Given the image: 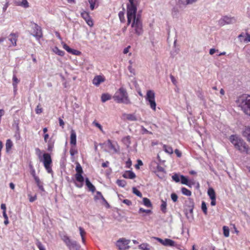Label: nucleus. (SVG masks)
Listing matches in <instances>:
<instances>
[{
    "mask_svg": "<svg viewBox=\"0 0 250 250\" xmlns=\"http://www.w3.org/2000/svg\"><path fill=\"white\" fill-rule=\"evenodd\" d=\"M16 72L15 71L13 72V75L12 77V85L13 86V90L15 94H16L17 90H18V84L20 82V80L18 79L16 75Z\"/></svg>",
    "mask_w": 250,
    "mask_h": 250,
    "instance_id": "17",
    "label": "nucleus"
},
{
    "mask_svg": "<svg viewBox=\"0 0 250 250\" xmlns=\"http://www.w3.org/2000/svg\"><path fill=\"white\" fill-rule=\"evenodd\" d=\"M139 248L141 250H150V246L147 243H143L139 246Z\"/></svg>",
    "mask_w": 250,
    "mask_h": 250,
    "instance_id": "37",
    "label": "nucleus"
},
{
    "mask_svg": "<svg viewBox=\"0 0 250 250\" xmlns=\"http://www.w3.org/2000/svg\"><path fill=\"white\" fill-rule=\"evenodd\" d=\"M155 93L152 90H148L146 92L145 99L147 104L150 106L151 109L155 111L156 109V103L155 99Z\"/></svg>",
    "mask_w": 250,
    "mask_h": 250,
    "instance_id": "7",
    "label": "nucleus"
},
{
    "mask_svg": "<svg viewBox=\"0 0 250 250\" xmlns=\"http://www.w3.org/2000/svg\"><path fill=\"white\" fill-rule=\"evenodd\" d=\"M167 203L166 201L161 200V204L160 206V209L163 213H166L167 211Z\"/></svg>",
    "mask_w": 250,
    "mask_h": 250,
    "instance_id": "30",
    "label": "nucleus"
},
{
    "mask_svg": "<svg viewBox=\"0 0 250 250\" xmlns=\"http://www.w3.org/2000/svg\"><path fill=\"white\" fill-rule=\"evenodd\" d=\"M94 199L95 200H101L104 203L108 205L107 201L100 191H97L96 195L95 196Z\"/></svg>",
    "mask_w": 250,
    "mask_h": 250,
    "instance_id": "26",
    "label": "nucleus"
},
{
    "mask_svg": "<svg viewBox=\"0 0 250 250\" xmlns=\"http://www.w3.org/2000/svg\"><path fill=\"white\" fill-rule=\"evenodd\" d=\"M181 192L183 194L186 195L187 196H190L191 195V192L185 187H183L181 188Z\"/></svg>",
    "mask_w": 250,
    "mask_h": 250,
    "instance_id": "39",
    "label": "nucleus"
},
{
    "mask_svg": "<svg viewBox=\"0 0 250 250\" xmlns=\"http://www.w3.org/2000/svg\"><path fill=\"white\" fill-rule=\"evenodd\" d=\"M69 53L70 54H72L73 55H79L81 54L80 51H79V50H77L72 49V48H71V50H70Z\"/></svg>",
    "mask_w": 250,
    "mask_h": 250,
    "instance_id": "51",
    "label": "nucleus"
},
{
    "mask_svg": "<svg viewBox=\"0 0 250 250\" xmlns=\"http://www.w3.org/2000/svg\"><path fill=\"white\" fill-rule=\"evenodd\" d=\"M124 116L128 121H135L137 120L135 114H124Z\"/></svg>",
    "mask_w": 250,
    "mask_h": 250,
    "instance_id": "25",
    "label": "nucleus"
},
{
    "mask_svg": "<svg viewBox=\"0 0 250 250\" xmlns=\"http://www.w3.org/2000/svg\"><path fill=\"white\" fill-rule=\"evenodd\" d=\"M143 205L146 207L152 208V205L151 204L150 200L146 197H144L143 198Z\"/></svg>",
    "mask_w": 250,
    "mask_h": 250,
    "instance_id": "31",
    "label": "nucleus"
},
{
    "mask_svg": "<svg viewBox=\"0 0 250 250\" xmlns=\"http://www.w3.org/2000/svg\"><path fill=\"white\" fill-rule=\"evenodd\" d=\"M92 124L97 127H98L102 132H104L103 127L99 123L94 121V122H93Z\"/></svg>",
    "mask_w": 250,
    "mask_h": 250,
    "instance_id": "50",
    "label": "nucleus"
},
{
    "mask_svg": "<svg viewBox=\"0 0 250 250\" xmlns=\"http://www.w3.org/2000/svg\"><path fill=\"white\" fill-rule=\"evenodd\" d=\"M63 48L68 53L70 50H71V48H70L64 42H62Z\"/></svg>",
    "mask_w": 250,
    "mask_h": 250,
    "instance_id": "60",
    "label": "nucleus"
},
{
    "mask_svg": "<svg viewBox=\"0 0 250 250\" xmlns=\"http://www.w3.org/2000/svg\"><path fill=\"white\" fill-rule=\"evenodd\" d=\"M125 178L132 179L136 177L135 174L132 171H126L123 175Z\"/></svg>",
    "mask_w": 250,
    "mask_h": 250,
    "instance_id": "21",
    "label": "nucleus"
},
{
    "mask_svg": "<svg viewBox=\"0 0 250 250\" xmlns=\"http://www.w3.org/2000/svg\"><path fill=\"white\" fill-rule=\"evenodd\" d=\"M170 78L171 82L173 83V84L174 85H176V84H177V81L175 79V78H174V77L173 75H170Z\"/></svg>",
    "mask_w": 250,
    "mask_h": 250,
    "instance_id": "63",
    "label": "nucleus"
},
{
    "mask_svg": "<svg viewBox=\"0 0 250 250\" xmlns=\"http://www.w3.org/2000/svg\"><path fill=\"white\" fill-rule=\"evenodd\" d=\"M201 208H202V209L203 212L205 214H207V207L206 206V204L204 201H203L202 202Z\"/></svg>",
    "mask_w": 250,
    "mask_h": 250,
    "instance_id": "49",
    "label": "nucleus"
},
{
    "mask_svg": "<svg viewBox=\"0 0 250 250\" xmlns=\"http://www.w3.org/2000/svg\"><path fill=\"white\" fill-rule=\"evenodd\" d=\"M76 173L75 175V177L77 182L75 183V185L77 187L81 188L83 186L84 178L82 175L83 173V168L79 163H76Z\"/></svg>",
    "mask_w": 250,
    "mask_h": 250,
    "instance_id": "6",
    "label": "nucleus"
},
{
    "mask_svg": "<svg viewBox=\"0 0 250 250\" xmlns=\"http://www.w3.org/2000/svg\"><path fill=\"white\" fill-rule=\"evenodd\" d=\"M35 150L36 154L38 155L40 161L43 163L47 172L48 173H52L53 172L51 167L52 161L50 155L49 153H44L42 157L41 150L39 148H36Z\"/></svg>",
    "mask_w": 250,
    "mask_h": 250,
    "instance_id": "4",
    "label": "nucleus"
},
{
    "mask_svg": "<svg viewBox=\"0 0 250 250\" xmlns=\"http://www.w3.org/2000/svg\"><path fill=\"white\" fill-rule=\"evenodd\" d=\"M76 133L74 130L72 129L70 132V144L72 146H75L76 145Z\"/></svg>",
    "mask_w": 250,
    "mask_h": 250,
    "instance_id": "19",
    "label": "nucleus"
},
{
    "mask_svg": "<svg viewBox=\"0 0 250 250\" xmlns=\"http://www.w3.org/2000/svg\"><path fill=\"white\" fill-rule=\"evenodd\" d=\"M35 111L36 114H40L42 112V108L41 107V105L40 104H38L36 109Z\"/></svg>",
    "mask_w": 250,
    "mask_h": 250,
    "instance_id": "53",
    "label": "nucleus"
},
{
    "mask_svg": "<svg viewBox=\"0 0 250 250\" xmlns=\"http://www.w3.org/2000/svg\"><path fill=\"white\" fill-rule=\"evenodd\" d=\"M124 15L125 13L123 11H120L119 12L118 16L121 22H124L125 21V18Z\"/></svg>",
    "mask_w": 250,
    "mask_h": 250,
    "instance_id": "47",
    "label": "nucleus"
},
{
    "mask_svg": "<svg viewBox=\"0 0 250 250\" xmlns=\"http://www.w3.org/2000/svg\"><path fill=\"white\" fill-rule=\"evenodd\" d=\"M62 240L69 250H80L81 246L76 241L71 240L67 236H64Z\"/></svg>",
    "mask_w": 250,
    "mask_h": 250,
    "instance_id": "8",
    "label": "nucleus"
},
{
    "mask_svg": "<svg viewBox=\"0 0 250 250\" xmlns=\"http://www.w3.org/2000/svg\"><path fill=\"white\" fill-rule=\"evenodd\" d=\"M117 184L121 187H125L126 184V182L124 180H117L116 182Z\"/></svg>",
    "mask_w": 250,
    "mask_h": 250,
    "instance_id": "44",
    "label": "nucleus"
},
{
    "mask_svg": "<svg viewBox=\"0 0 250 250\" xmlns=\"http://www.w3.org/2000/svg\"><path fill=\"white\" fill-rule=\"evenodd\" d=\"M128 62L129 63V65L128 66V70L131 73L134 74H135V70H134V69H133L132 68V64L133 62L131 60L129 61Z\"/></svg>",
    "mask_w": 250,
    "mask_h": 250,
    "instance_id": "48",
    "label": "nucleus"
},
{
    "mask_svg": "<svg viewBox=\"0 0 250 250\" xmlns=\"http://www.w3.org/2000/svg\"><path fill=\"white\" fill-rule=\"evenodd\" d=\"M163 148L164 151L168 154H171L173 152L172 148L170 146L164 145Z\"/></svg>",
    "mask_w": 250,
    "mask_h": 250,
    "instance_id": "36",
    "label": "nucleus"
},
{
    "mask_svg": "<svg viewBox=\"0 0 250 250\" xmlns=\"http://www.w3.org/2000/svg\"><path fill=\"white\" fill-rule=\"evenodd\" d=\"M150 169L151 170L154 172H162L165 173V169L156 161H152L150 165Z\"/></svg>",
    "mask_w": 250,
    "mask_h": 250,
    "instance_id": "13",
    "label": "nucleus"
},
{
    "mask_svg": "<svg viewBox=\"0 0 250 250\" xmlns=\"http://www.w3.org/2000/svg\"><path fill=\"white\" fill-rule=\"evenodd\" d=\"M244 41L245 42H250V34L247 33Z\"/></svg>",
    "mask_w": 250,
    "mask_h": 250,
    "instance_id": "62",
    "label": "nucleus"
},
{
    "mask_svg": "<svg viewBox=\"0 0 250 250\" xmlns=\"http://www.w3.org/2000/svg\"><path fill=\"white\" fill-rule=\"evenodd\" d=\"M15 4L17 6H21L25 8H28L29 7V3L27 0H21V1H15Z\"/></svg>",
    "mask_w": 250,
    "mask_h": 250,
    "instance_id": "22",
    "label": "nucleus"
},
{
    "mask_svg": "<svg viewBox=\"0 0 250 250\" xmlns=\"http://www.w3.org/2000/svg\"><path fill=\"white\" fill-rule=\"evenodd\" d=\"M122 141L124 144L127 146H128L131 144L130 137L129 136H127L123 138Z\"/></svg>",
    "mask_w": 250,
    "mask_h": 250,
    "instance_id": "40",
    "label": "nucleus"
},
{
    "mask_svg": "<svg viewBox=\"0 0 250 250\" xmlns=\"http://www.w3.org/2000/svg\"><path fill=\"white\" fill-rule=\"evenodd\" d=\"M81 15L82 17L90 27L93 26V22L88 12L83 11L81 12Z\"/></svg>",
    "mask_w": 250,
    "mask_h": 250,
    "instance_id": "15",
    "label": "nucleus"
},
{
    "mask_svg": "<svg viewBox=\"0 0 250 250\" xmlns=\"http://www.w3.org/2000/svg\"><path fill=\"white\" fill-rule=\"evenodd\" d=\"M198 0H179L178 2L180 5L187 6L196 2Z\"/></svg>",
    "mask_w": 250,
    "mask_h": 250,
    "instance_id": "24",
    "label": "nucleus"
},
{
    "mask_svg": "<svg viewBox=\"0 0 250 250\" xmlns=\"http://www.w3.org/2000/svg\"><path fill=\"white\" fill-rule=\"evenodd\" d=\"M208 194L210 199L216 198V194H215V191L211 188H208Z\"/></svg>",
    "mask_w": 250,
    "mask_h": 250,
    "instance_id": "34",
    "label": "nucleus"
},
{
    "mask_svg": "<svg viewBox=\"0 0 250 250\" xmlns=\"http://www.w3.org/2000/svg\"><path fill=\"white\" fill-rule=\"evenodd\" d=\"M78 153L77 149L75 146H72L70 149V154L72 157H73Z\"/></svg>",
    "mask_w": 250,
    "mask_h": 250,
    "instance_id": "42",
    "label": "nucleus"
},
{
    "mask_svg": "<svg viewBox=\"0 0 250 250\" xmlns=\"http://www.w3.org/2000/svg\"><path fill=\"white\" fill-rule=\"evenodd\" d=\"M79 230L80 231V234L82 238V243L84 244L85 243V236L86 235V231L83 228L81 227H79Z\"/></svg>",
    "mask_w": 250,
    "mask_h": 250,
    "instance_id": "23",
    "label": "nucleus"
},
{
    "mask_svg": "<svg viewBox=\"0 0 250 250\" xmlns=\"http://www.w3.org/2000/svg\"><path fill=\"white\" fill-rule=\"evenodd\" d=\"M171 198L172 200L174 202H175L177 201L178 196L175 193H172L171 194Z\"/></svg>",
    "mask_w": 250,
    "mask_h": 250,
    "instance_id": "59",
    "label": "nucleus"
},
{
    "mask_svg": "<svg viewBox=\"0 0 250 250\" xmlns=\"http://www.w3.org/2000/svg\"><path fill=\"white\" fill-rule=\"evenodd\" d=\"M88 1L90 4V8L91 10H93L98 6V0H88Z\"/></svg>",
    "mask_w": 250,
    "mask_h": 250,
    "instance_id": "28",
    "label": "nucleus"
},
{
    "mask_svg": "<svg viewBox=\"0 0 250 250\" xmlns=\"http://www.w3.org/2000/svg\"><path fill=\"white\" fill-rule=\"evenodd\" d=\"M139 213H141V212H146V213H150L151 212V210H149V209H145L143 208H140L139 210Z\"/></svg>",
    "mask_w": 250,
    "mask_h": 250,
    "instance_id": "56",
    "label": "nucleus"
},
{
    "mask_svg": "<svg viewBox=\"0 0 250 250\" xmlns=\"http://www.w3.org/2000/svg\"><path fill=\"white\" fill-rule=\"evenodd\" d=\"M153 239L156 240L162 245L165 246L174 247L175 246V241L170 239L165 238V239H162L160 238L156 237H154Z\"/></svg>",
    "mask_w": 250,
    "mask_h": 250,
    "instance_id": "12",
    "label": "nucleus"
},
{
    "mask_svg": "<svg viewBox=\"0 0 250 250\" xmlns=\"http://www.w3.org/2000/svg\"><path fill=\"white\" fill-rule=\"evenodd\" d=\"M236 21V20L234 17L224 16L218 21V24L222 26L226 24L234 23Z\"/></svg>",
    "mask_w": 250,
    "mask_h": 250,
    "instance_id": "10",
    "label": "nucleus"
},
{
    "mask_svg": "<svg viewBox=\"0 0 250 250\" xmlns=\"http://www.w3.org/2000/svg\"><path fill=\"white\" fill-rule=\"evenodd\" d=\"M36 245L38 248L39 249V250H45V247L39 240H37L36 242Z\"/></svg>",
    "mask_w": 250,
    "mask_h": 250,
    "instance_id": "43",
    "label": "nucleus"
},
{
    "mask_svg": "<svg viewBox=\"0 0 250 250\" xmlns=\"http://www.w3.org/2000/svg\"><path fill=\"white\" fill-rule=\"evenodd\" d=\"M180 175L177 173L174 174L172 176V180L176 183H178L180 181Z\"/></svg>",
    "mask_w": 250,
    "mask_h": 250,
    "instance_id": "45",
    "label": "nucleus"
},
{
    "mask_svg": "<svg viewBox=\"0 0 250 250\" xmlns=\"http://www.w3.org/2000/svg\"><path fill=\"white\" fill-rule=\"evenodd\" d=\"M2 215L5 219L4 221V224L5 225H7L9 223V221H8V216L6 214V212H2Z\"/></svg>",
    "mask_w": 250,
    "mask_h": 250,
    "instance_id": "52",
    "label": "nucleus"
},
{
    "mask_svg": "<svg viewBox=\"0 0 250 250\" xmlns=\"http://www.w3.org/2000/svg\"><path fill=\"white\" fill-rule=\"evenodd\" d=\"M32 28L33 29V34L32 35L35 37L37 40H39L42 37L41 27L37 24L33 23Z\"/></svg>",
    "mask_w": 250,
    "mask_h": 250,
    "instance_id": "11",
    "label": "nucleus"
},
{
    "mask_svg": "<svg viewBox=\"0 0 250 250\" xmlns=\"http://www.w3.org/2000/svg\"><path fill=\"white\" fill-rule=\"evenodd\" d=\"M106 145L113 153H117L119 151V146L117 143H113L110 140H108L106 143Z\"/></svg>",
    "mask_w": 250,
    "mask_h": 250,
    "instance_id": "14",
    "label": "nucleus"
},
{
    "mask_svg": "<svg viewBox=\"0 0 250 250\" xmlns=\"http://www.w3.org/2000/svg\"><path fill=\"white\" fill-rule=\"evenodd\" d=\"M123 202L126 205H127V206H130L132 204L131 202L129 200H128V199L124 200Z\"/></svg>",
    "mask_w": 250,
    "mask_h": 250,
    "instance_id": "64",
    "label": "nucleus"
},
{
    "mask_svg": "<svg viewBox=\"0 0 250 250\" xmlns=\"http://www.w3.org/2000/svg\"><path fill=\"white\" fill-rule=\"evenodd\" d=\"M85 184L89 190L92 192H94L96 190L95 187L92 185V184L89 181L88 178L85 179Z\"/></svg>",
    "mask_w": 250,
    "mask_h": 250,
    "instance_id": "27",
    "label": "nucleus"
},
{
    "mask_svg": "<svg viewBox=\"0 0 250 250\" xmlns=\"http://www.w3.org/2000/svg\"><path fill=\"white\" fill-rule=\"evenodd\" d=\"M113 98L118 103H123L126 104H131L126 90L123 87H120L115 92Z\"/></svg>",
    "mask_w": 250,
    "mask_h": 250,
    "instance_id": "5",
    "label": "nucleus"
},
{
    "mask_svg": "<svg viewBox=\"0 0 250 250\" xmlns=\"http://www.w3.org/2000/svg\"><path fill=\"white\" fill-rule=\"evenodd\" d=\"M130 242V240L126 239L125 238H121L116 242V245L120 250H127L130 248L129 246Z\"/></svg>",
    "mask_w": 250,
    "mask_h": 250,
    "instance_id": "9",
    "label": "nucleus"
},
{
    "mask_svg": "<svg viewBox=\"0 0 250 250\" xmlns=\"http://www.w3.org/2000/svg\"><path fill=\"white\" fill-rule=\"evenodd\" d=\"M141 130L143 134H152V133L148 130H147L146 128H145L143 126H141Z\"/></svg>",
    "mask_w": 250,
    "mask_h": 250,
    "instance_id": "57",
    "label": "nucleus"
},
{
    "mask_svg": "<svg viewBox=\"0 0 250 250\" xmlns=\"http://www.w3.org/2000/svg\"><path fill=\"white\" fill-rule=\"evenodd\" d=\"M223 234L226 237H228L229 235V229L228 227L224 226L223 227Z\"/></svg>",
    "mask_w": 250,
    "mask_h": 250,
    "instance_id": "41",
    "label": "nucleus"
},
{
    "mask_svg": "<svg viewBox=\"0 0 250 250\" xmlns=\"http://www.w3.org/2000/svg\"><path fill=\"white\" fill-rule=\"evenodd\" d=\"M30 174L34 178V179H36V178H39L36 174V170L35 169L30 170Z\"/></svg>",
    "mask_w": 250,
    "mask_h": 250,
    "instance_id": "58",
    "label": "nucleus"
},
{
    "mask_svg": "<svg viewBox=\"0 0 250 250\" xmlns=\"http://www.w3.org/2000/svg\"><path fill=\"white\" fill-rule=\"evenodd\" d=\"M52 51L55 54L60 56H63L64 55V52L59 49L58 47L55 46L52 49Z\"/></svg>",
    "mask_w": 250,
    "mask_h": 250,
    "instance_id": "33",
    "label": "nucleus"
},
{
    "mask_svg": "<svg viewBox=\"0 0 250 250\" xmlns=\"http://www.w3.org/2000/svg\"><path fill=\"white\" fill-rule=\"evenodd\" d=\"M111 96L108 93H104L101 96V101L103 103H104L106 101L110 100Z\"/></svg>",
    "mask_w": 250,
    "mask_h": 250,
    "instance_id": "35",
    "label": "nucleus"
},
{
    "mask_svg": "<svg viewBox=\"0 0 250 250\" xmlns=\"http://www.w3.org/2000/svg\"><path fill=\"white\" fill-rule=\"evenodd\" d=\"M9 6V1L8 0H6V2L2 8L3 11L5 12Z\"/></svg>",
    "mask_w": 250,
    "mask_h": 250,
    "instance_id": "61",
    "label": "nucleus"
},
{
    "mask_svg": "<svg viewBox=\"0 0 250 250\" xmlns=\"http://www.w3.org/2000/svg\"><path fill=\"white\" fill-rule=\"evenodd\" d=\"M229 141L234 147L241 153L250 154V147L240 137L236 135H231L229 137Z\"/></svg>",
    "mask_w": 250,
    "mask_h": 250,
    "instance_id": "2",
    "label": "nucleus"
},
{
    "mask_svg": "<svg viewBox=\"0 0 250 250\" xmlns=\"http://www.w3.org/2000/svg\"><path fill=\"white\" fill-rule=\"evenodd\" d=\"M127 4V24H131L130 36L136 34L137 36L143 33V23L140 14H137L138 2L136 0H128Z\"/></svg>",
    "mask_w": 250,
    "mask_h": 250,
    "instance_id": "1",
    "label": "nucleus"
},
{
    "mask_svg": "<svg viewBox=\"0 0 250 250\" xmlns=\"http://www.w3.org/2000/svg\"><path fill=\"white\" fill-rule=\"evenodd\" d=\"M132 192L133 193L135 194L136 195H137V196L139 197H142V194L141 193V192L139 190H138L135 187H133L132 188Z\"/></svg>",
    "mask_w": 250,
    "mask_h": 250,
    "instance_id": "46",
    "label": "nucleus"
},
{
    "mask_svg": "<svg viewBox=\"0 0 250 250\" xmlns=\"http://www.w3.org/2000/svg\"><path fill=\"white\" fill-rule=\"evenodd\" d=\"M105 81V78L103 75H96L95 76L93 80L92 83L96 86H99L100 84L104 82Z\"/></svg>",
    "mask_w": 250,
    "mask_h": 250,
    "instance_id": "16",
    "label": "nucleus"
},
{
    "mask_svg": "<svg viewBox=\"0 0 250 250\" xmlns=\"http://www.w3.org/2000/svg\"><path fill=\"white\" fill-rule=\"evenodd\" d=\"M242 135L247 140L250 142V127L246 126L242 131Z\"/></svg>",
    "mask_w": 250,
    "mask_h": 250,
    "instance_id": "18",
    "label": "nucleus"
},
{
    "mask_svg": "<svg viewBox=\"0 0 250 250\" xmlns=\"http://www.w3.org/2000/svg\"><path fill=\"white\" fill-rule=\"evenodd\" d=\"M236 103L245 114L250 116V95H243L239 97Z\"/></svg>",
    "mask_w": 250,
    "mask_h": 250,
    "instance_id": "3",
    "label": "nucleus"
},
{
    "mask_svg": "<svg viewBox=\"0 0 250 250\" xmlns=\"http://www.w3.org/2000/svg\"><path fill=\"white\" fill-rule=\"evenodd\" d=\"M180 180L182 184L185 185L186 186H189V183H188V178L183 175H180Z\"/></svg>",
    "mask_w": 250,
    "mask_h": 250,
    "instance_id": "38",
    "label": "nucleus"
},
{
    "mask_svg": "<svg viewBox=\"0 0 250 250\" xmlns=\"http://www.w3.org/2000/svg\"><path fill=\"white\" fill-rule=\"evenodd\" d=\"M38 188L42 191H45L44 188L43 186L42 183L41 181L39 178H36V179L34 180Z\"/></svg>",
    "mask_w": 250,
    "mask_h": 250,
    "instance_id": "29",
    "label": "nucleus"
},
{
    "mask_svg": "<svg viewBox=\"0 0 250 250\" xmlns=\"http://www.w3.org/2000/svg\"><path fill=\"white\" fill-rule=\"evenodd\" d=\"M17 35L15 33H11L9 36L8 40L13 46H16L17 45Z\"/></svg>",
    "mask_w": 250,
    "mask_h": 250,
    "instance_id": "20",
    "label": "nucleus"
},
{
    "mask_svg": "<svg viewBox=\"0 0 250 250\" xmlns=\"http://www.w3.org/2000/svg\"><path fill=\"white\" fill-rule=\"evenodd\" d=\"M53 143H52L51 141H49L48 143V147L47 149L49 151H51L53 148Z\"/></svg>",
    "mask_w": 250,
    "mask_h": 250,
    "instance_id": "54",
    "label": "nucleus"
},
{
    "mask_svg": "<svg viewBox=\"0 0 250 250\" xmlns=\"http://www.w3.org/2000/svg\"><path fill=\"white\" fill-rule=\"evenodd\" d=\"M28 196L29 197V200L30 202H33L37 199L36 195H35L34 196H32L30 194H28Z\"/></svg>",
    "mask_w": 250,
    "mask_h": 250,
    "instance_id": "55",
    "label": "nucleus"
},
{
    "mask_svg": "<svg viewBox=\"0 0 250 250\" xmlns=\"http://www.w3.org/2000/svg\"><path fill=\"white\" fill-rule=\"evenodd\" d=\"M13 143L10 139H7L6 140L5 145L6 152L8 153L10 151V150L12 148V147L13 146Z\"/></svg>",
    "mask_w": 250,
    "mask_h": 250,
    "instance_id": "32",
    "label": "nucleus"
}]
</instances>
